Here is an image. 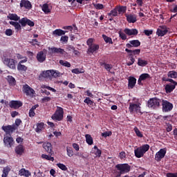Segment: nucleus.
<instances>
[{
    "label": "nucleus",
    "mask_w": 177,
    "mask_h": 177,
    "mask_svg": "<svg viewBox=\"0 0 177 177\" xmlns=\"http://www.w3.org/2000/svg\"><path fill=\"white\" fill-rule=\"evenodd\" d=\"M149 149H150V145L148 144L142 145L134 150L135 156L137 158H142L146 154L147 151H149Z\"/></svg>",
    "instance_id": "obj_1"
},
{
    "label": "nucleus",
    "mask_w": 177,
    "mask_h": 177,
    "mask_svg": "<svg viewBox=\"0 0 177 177\" xmlns=\"http://www.w3.org/2000/svg\"><path fill=\"white\" fill-rule=\"evenodd\" d=\"M3 63L5 66H7L8 68H10L11 70H16V63H17V62L15 59L4 57Z\"/></svg>",
    "instance_id": "obj_2"
},
{
    "label": "nucleus",
    "mask_w": 177,
    "mask_h": 177,
    "mask_svg": "<svg viewBox=\"0 0 177 177\" xmlns=\"http://www.w3.org/2000/svg\"><path fill=\"white\" fill-rule=\"evenodd\" d=\"M64 111L63 108L57 106L55 113L52 115L51 118L54 121H62L63 120V115Z\"/></svg>",
    "instance_id": "obj_3"
},
{
    "label": "nucleus",
    "mask_w": 177,
    "mask_h": 177,
    "mask_svg": "<svg viewBox=\"0 0 177 177\" xmlns=\"http://www.w3.org/2000/svg\"><path fill=\"white\" fill-rule=\"evenodd\" d=\"M161 106V100L158 98H151L148 101V107L150 109H158Z\"/></svg>",
    "instance_id": "obj_4"
},
{
    "label": "nucleus",
    "mask_w": 177,
    "mask_h": 177,
    "mask_svg": "<svg viewBox=\"0 0 177 177\" xmlns=\"http://www.w3.org/2000/svg\"><path fill=\"white\" fill-rule=\"evenodd\" d=\"M162 106L163 113H168L174 109V104L165 100H162Z\"/></svg>",
    "instance_id": "obj_5"
},
{
    "label": "nucleus",
    "mask_w": 177,
    "mask_h": 177,
    "mask_svg": "<svg viewBox=\"0 0 177 177\" xmlns=\"http://www.w3.org/2000/svg\"><path fill=\"white\" fill-rule=\"evenodd\" d=\"M116 168L120 173L123 174H128L129 171H131V166L128 164H119L116 165Z\"/></svg>",
    "instance_id": "obj_6"
},
{
    "label": "nucleus",
    "mask_w": 177,
    "mask_h": 177,
    "mask_svg": "<svg viewBox=\"0 0 177 177\" xmlns=\"http://www.w3.org/2000/svg\"><path fill=\"white\" fill-rule=\"evenodd\" d=\"M129 110L130 113H140V103L137 102H130Z\"/></svg>",
    "instance_id": "obj_7"
},
{
    "label": "nucleus",
    "mask_w": 177,
    "mask_h": 177,
    "mask_svg": "<svg viewBox=\"0 0 177 177\" xmlns=\"http://www.w3.org/2000/svg\"><path fill=\"white\" fill-rule=\"evenodd\" d=\"M3 143L6 147H12L15 145V140L11 136L5 135L3 138Z\"/></svg>",
    "instance_id": "obj_8"
},
{
    "label": "nucleus",
    "mask_w": 177,
    "mask_h": 177,
    "mask_svg": "<svg viewBox=\"0 0 177 177\" xmlns=\"http://www.w3.org/2000/svg\"><path fill=\"white\" fill-rule=\"evenodd\" d=\"M23 92L26 93V96H35V91L30 87L28 84H26L23 86Z\"/></svg>",
    "instance_id": "obj_9"
},
{
    "label": "nucleus",
    "mask_w": 177,
    "mask_h": 177,
    "mask_svg": "<svg viewBox=\"0 0 177 177\" xmlns=\"http://www.w3.org/2000/svg\"><path fill=\"white\" fill-rule=\"evenodd\" d=\"M168 33V28L165 26H160L158 27L156 31V35L158 37H164V35H167Z\"/></svg>",
    "instance_id": "obj_10"
},
{
    "label": "nucleus",
    "mask_w": 177,
    "mask_h": 177,
    "mask_svg": "<svg viewBox=\"0 0 177 177\" xmlns=\"http://www.w3.org/2000/svg\"><path fill=\"white\" fill-rule=\"evenodd\" d=\"M165 154H167V149H160L159 151H158L155 155L156 161H160V160H162V158L165 157Z\"/></svg>",
    "instance_id": "obj_11"
},
{
    "label": "nucleus",
    "mask_w": 177,
    "mask_h": 177,
    "mask_svg": "<svg viewBox=\"0 0 177 177\" xmlns=\"http://www.w3.org/2000/svg\"><path fill=\"white\" fill-rule=\"evenodd\" d=\"M1 129L4 131L6 135H9L10 133H13L14 131L17 129V127L15 124L12 125H8V126H3Z\"/></svg>",
    "instance_id": "obj_12"
},
{
    "label": "nucleus",
    "mask_w": 177,
    "mask_h": 177,
    "mask_svg": "<svg viewBox=\"0 0 177 177\" xmlns=\"http://www.w3.org/2000/svg\"><path fill=\"white\" fill-rule=\"evenodd\" d=\"M91 155L93 156L95 158L97 157L99 158L100 157V156H102V150L99 149V148H97V146L95 145L91 151Z\"/></svg>",
    "instance_id": "obj_13"
},
{
    "label": "nucleus",
    "mask_w": 177,
    "mask_h": 177,
    "mask_svg": "<svg viewBox=\"0 0 177 177\" xmlns=\"http://www.w3.org/2000/svg\"><path fill=\"white\" fill-rule=\"evenodd\" d=\"M36 59L39 63H44L46 60V53L44 51H39L37 54Z\"/></svg>",
    "instance_id": "obj_14"
},
{
    "label": "nucleus",
    "mask_w": 177,
    "mask_h": 177,
    "mask_svg": "<svg viewBox=\"0 0 177 177\" xmlns=\"http://www.w3.org/2000/svg\"><path fill=\"white\" fill-rule=\"evenodd\" d=\"M139 46H140V42L139 40H131L126 44V47L128 48V49H131V48H138Z\"/></svg>",
    "instance_id": "obj_15"
},
{
    "label": "nucleus",
    "mask_w": 177,
    "mask_h": 177,
    "mask_svg": "<svg viewBox=\"0 0 177 177\" xmlns=\"http://www.w3.org/2000/svg\"><path fill=\"white\" fill-rule=\"evenodd\" d=\"M124 34H126V35L131 37L132 35H136L137 34L139 33V31H138L136 28L129 29L127 28L124 30Z\"/></svg>",
    "instance_id": "obj_16"
},
{
    "label": "nucleus",
    "mask_w": 177,
    "mask_h": 177,
    "mask_svg": "<svg viewBox=\"0 0 177 177\" xmlns=\"http://www.w3.org/2000/svg\"><path fill=\"white\" fill-rule=\"evenodd\" d=\"M9 106L11 109H14L15 110H17L19 107L23 106V103L20 101H10L9 103Z\"/></svg>",
    "instance_id": "obj_17"
},
{
    "label": "nucleus",
    "mask_w": 177,
    "mask_h": 177,
    "mask_svg": "<svg viewBox=\"0 0 177 177\" xmlns=\"http://www.w3.org/2000/svg\"><path fill=\"white\" fill-rule=\"evenodd\" d=\"M20 6L21 8H25V9H28V10L32 8L31 3L28 0H21L20 2Z\"/></svg>",
    "instance_id": "obj_18"
},
{
    "label": "nucleus",
    "mask_w": 177,
    "mask_h": 177,
    "mask_svg": "<svg viewBox=\"0 0 177 177\" xmlns=\"http://www.w3.org/2000/svg\"><path fill=\"white\" fill-rule=\"evenodd\" d=\"M135 85H136V78L133 77H129L128 83L129 89H133Z\"/></svg>",
    "instance_id": "obj_19"
},
{
    "label": "nucleus",
    "mask_w": 177,
    "mask_h": 177,
    "mask_svg": "<svg viewBox=\"0 0 177 177\" xmlns=\"http://www.w3.org/2000/svg\"><path fill=\"white\" fill-rule=\"evenodd\" d=\"M125 52L129 53V56H136V55H140V49L129 50L126 48Z\"/></svg>",
    "instance_id": "obj_20"
},
{
    "label": "nucleus",
    "mask_w": 177,
    "mask_h": 177,
    "mask_svg": "<svg viewBox=\"0 0 177 177\" xmlns=\"http://www.w3.org/2000/svg\"><path fill=\"white\" fill-rule=\"evenodd\" d=\"M66 32H67V31L62 29H56L53 31V35H54V37H62V35H65Z\"/></svg>",
    "instance_id": "obj_21"
},
{
    "label": "nucleus",
    "mask_w": 177,
    "mask_h": 177,
    "mask_svg": "<svg viewBox=\"0 0 177 177\" xmlns=\"http://www.w3.org/2000/svg\"><path fill=\"white\" fill-rule=\"evenodd\" d=\"M51 50V53H59L60 55H64L66 53V51L64 49L61 48H56V47H52L50 48Z\"/></svg>",
    "instance_id": "obj_22"
},
{
    "label": "nucleus",
    "mask_w": 177,
    "mask_h": 177,
    "mask_svg": "<svg viewBox=\"0 0 177 177\" xmlns=\"http://www.w3.org/2000/svg\"><path fill=\"white\" fill-rule=\"evenodd\" d=\"M42 77L43 78H50L52 77L51 70L44 71L40 73L39 78Z\"/></svg>",
    "instance_id": "obj_23"
},
{
    "label": "nucleus",
    "mask_w": 177,
    "mask_h": 177,
    "mask_svg": "<svg viewBox=\"0 0 177 177\" xmlns=\"http://www.w3.org/2000/svg\"><path fill=\"white\" fill-rule=\"evenodd\" d=\"M97 50H99V45L93 44V46H90V47H88L87 53H95V52Z\"/></svg>",
    "instance_id": "obj_24"
},
{
    "label": "nucleus",
    "mask_w": 177,
    "mask_h": 177,
    "mask_svg": "<svg viewBox=\"0 0 177 177\" xmlns=\"http://www.w3.org/2000/svg\"><path fill=\"white\" fill-rule=\"evenodd\" d=\"M126 17L128 23H136L137 19L136 16L135 15H127Z\"/></svg>",
    "instance_id": "obj_25"
},
{
    "label": "nucleus",
    "mask_w": 177,
    "mask_h": 177,
    "mask_svg": "<svg viewBox=\"0 0 177 177\" xmlns=\"http://www.w3.org/2000/svg\"><path fill=\"white\" fill-rule=\"evenodd\" d=\"M43 147L47 153H52V144H50V142H44L43 144Z\"/></svg>",
    "instance_id": "obj_26"
},
{
    "label": "nucleus",
    "mask_w": 177,
    "mask_h": 177,
    "mask_svg": "<svg viewBox=\"0 0 177 177\" xmlns=\"http://www.w3.org/2000/svg\"><path fill=\"white\" fill-rule=\"evenodd\" d=\"M19 175L21 176L28 177L31 176V172H30V171L28 170H26V169H21V170H19Z\"/></svg>",
    "instance_id": "obj_27"
},
{
    "label": "nucleus",
    "mask_w": 177,
    "mask_h": 177,
    "mask_svg": "<svg viewBox=\"0 0 177 177\" xmlns=\"http://www.w3.org/2000/svg\"><path fill=\"white\" fill-rule=\"evenodd\" d=\"M175 84H169L165 86L166 93H171L175 89Z\"/></svg>",
    "instance_id": "obj_28"
},
{
    "label": "nucleus",
    "mask_w": 177,
    "mask_h": 177,
    "mask_svg": "<svg viewBox=\"0 0 177 177\" xmlns=\"http://www.w3.org/2000/svg\"><path fill=\"white\" fill-rule=\"evenodd\" d=\"M85 138L87 145H88L89 146H92V145H93V138H92V136H91L90 134H86Z\"/></svg>",
    "instance_id": "obj_29"
},
{
    "label": "nucleus",
    "mask_w": 177,
    "mask_h": 177,
    "mask_svg": "<svg viewBox=\"0 0 177 177\" xmlns=\"http://www.w3.org/2000/svg\"><path fill=\"white\" fill-rule=\"evenodd\" d=\"M11 169H12V168L9 166L3 167V174H2L1 177H8V175H9V172H10Z\"/></svg>",
    "instance_id": "obj_30"
},
{
    "label": "nucleus",
    "mask_w": 177,
    "mask_h": 177,
    "mask_svg": "<svg viewBox=\"0 0 177 177\" xmlns=\"http://www.w3.org/2000/svg\"><path fill=\"white\" fill-rule=\"evenodd\" d=\"M137 64L138 66H140V67H145L147 66L148 63L147 60L142 58H138Z\"/></svg>",
    "instance_id": "obj_31"
},
{
    "label": "nucleus",
    "mask_w": 177,
    "mask_h": 177,
    "mask_svg": "<svg viewBox=\"0 0 177 177\" xmlns=\"http://www.w3.org/2000/svg\"><path fill=\"white\" fill-rule=\"evenodd\" d=\"M44 128H45V124H44V122L37 123L35 131L37 133H39V132H41L42 129H44Z\"/></svg>",
    "instance_id": "obj_32"
},
{
    "label": "nucleus",
    "mask_w": 177,
    "mask_h": 177,
    "mask_svg": "<svg viewBox=\"0 0 177 177\" xmlns=\"http://www.w3.org/2000/svg\"><path fill=\"white\" fill-rule=\"evenodd\" d=\"M15 152L17 154H19V156H21L23 153H24V147L23 145H19L15 148Z\"/></svg>",
    "instance_id": "obj_33"
},
{
    "label": "nucleus",
    "mask_w": 177,
    "mask_h": 177,
    "mask_svg": "<svg viewBox=\"0 0 177 177\" xmlns=\"http://www.w3.org/2000/svg\"><path fill=\"white\" fill-rule=\"evenodd\" d=\"M10 24L11 26H13V27H15V29L17 31H19V30H21V26L20 25V24L19 22L10 21Z\"/></svg>",
    "instance_id": "obj_34"
},
{
    "label": "nucleus",
    "mask_w": 177,
    "mask_h": 177,
    "mask_svg": "<svg viewBox=\"0 0 177 177\" xmlns=\"http://www.w3.org/2000/svg\"><path fill=\"white\" fill-rule=\"evenodd\" d=\"M63 74L62 73L59 72L56 70H51V77H53L54 78H57L59 77H62Z\"/></svg>",
    "instance_id": "obj_35"
},
{
    "label": "nucleus",
    "mask_w": 177,
    "mask_h": 177,
    "mask_svg": "<svg viewBox=\"0 0 177 177\" xmlns=\"http://www.w3.org/2000/svg\"><path fill=\"white\" fill-rule=\"evenodd\" d=\"M102 38L104 42H106V44H109L111 45H113V39H111V37H108L106 35H102Z\"/></svg>",
    "instance_id": "obj_36"
},
{
    "label": "nucleus",
    "mask_w": 177,
    "mask_h": 177,
    "mask_svg": "<svg viewBox=\"0 0 177 177\" xmlns=\"http://www.w3.org/2000/svg\"><path fill=\"white\" fill-rule=\"evenodd\" d=\"M167 77L175 80L177 78V72L176 71H170L167 73Z\"/></svg>",
    "instance_id": "obj_37"
},
{
    "label": "nucleus",
    "mask_w": 177,
    "mask_h": 177,
    "mask_svg": "<svg viewBox=\"0 0 177 177\" xmlns=\"http://www.w3.org/2000/svg\"><path fill=\"white\" fill-rule=\"evenodd\" d=\"M8 19H10V20H14L15 21H18V20H20V17L17 16L16 14H10L8 15Z\"/></svg>",
    "instance_id": "obj_38"
},
{
    "label": "nucleus",
    "mask_w": 177,
    "mask_h": 177,
    "mask_svg": "<svg viewBox=\"0 0 177 177\" xmlns=\"http://www.w3.org/2000/svg\"><path fill=\"white\" fill-rule=\"evenodd\" d=\"M41 9L46 15H48V13H50V8H49V5L45 3L42 6Z\"/></svg>",
    "instance_id": "obj_39"
},
{
    "label": "nucleus",
    "mask_w": 177,
    "mask_h": 177,
    "mask_svg": "<svg viewBox=\"0 0 177 177\" xmlns=\"http://www.w3.org/2000/svg\"><path fill=\"white\" fill-rule=\"evenodd\" d=\"M116 10H118V15H124V13H125V12L127 11V7H116Z\"/></svg>",
    "instance_id": "obj_40"
},
{
    "label": "nucleus",
    "mask_w": 177,
    "mask_h": 177,
    "mask_svg": "<svg viewBox=\"0 0 177 177\" xmlns=\"http://www.w3.org/2000/svg\"><path fill=\"white\" fill-rule=\"evenodd\" d=\"M66 153L68 157H73L74 156V151L71 147H66Z\"/></svg>",
    "instance_id": "obj_41"
},
{
    "label": "nucleus",
    "mask_w": 177,
    "mask_h": 177,
    "mask_svg": "<svg viewBox=\"0 0 177 177\" xmlns=\"http://www.w3.org/2000/svg\"><path fill=\"white\" fill-rule=\"evenodd\" d=\"M59 64H61V66H64V67H68V68L71 67V64H70V62L67 61H64L63 59L59 60Z\"/></svg>",
    "instance_id": "obj_42"
},
{
    "label": "nucleus",
    "mask_w": 177,
    "mask_h": 177,
    "mask_svg": "<svg viewBox=\"0 0 177 177\" xmlns=\"http://www.w3.org/2000/svg\"><path fill=\"white\" fill-rule=\"evenodd\" d=\"M27 66L22 64H18L17 65V70L18 71H27Z\"/></svg>",
    "instance_id": "obj_43"
},
{
    "label": "nucleus",
    "mask_w": 177,
    "mask_h": 177,
    "mask_svg": "<svg viewBox=\"0 0 177 177\" xmlns=\"http://www.w3.org/2000/svg\"><path fill=\"white\" fill-rule=\"evenodd\" d=\"M108 16H111L112 17H115L116 16H118V11L117 10V8L111 10V12L108 14Z\"/></svg>",
    "instance_id": "obj_44"
},
{
    "label": "nucleus",
    "mask_w": 177,
    "mask_h": 177,
    "mask_svg": "<svg viewBox=\"0 0 177 177\" xmlns=\"http://www.w3.org/2000/svg\"><path fill=\"white\" fill-rule=\"evenodd\" d=\"M84 103H86L87 106H93V101L91 100L89 97H86L84 100Z\"/></svg>",
    "instance_id": "obj_45"
},
{
    "label": "nucleus",
    "mask_w": 177,
    "mask_h": 177,
    "mask_svg": "<svg viewBox=\"0 0 177 177\" xmlns=\"http://www.w3.org/2000/svg\"><path fill=\"white\" fill-rule=\"evenodd\" d=\"M101 66H104L105 70H106V71H109V72H110L111 68H113V65L110 64L102 63Z\"/></svg>",
    "instance_id": "obj_46"
},
{
    "label": "nucleus",
    "mask_w": 177,
    "mask_h": 177,
    "mask_svg": "<svg viewBox=\"0 0 177 177\" xmlns=\"http://www.w3.org/2000/svg\"><path fill=\"white\" fill-rule=\"evenodd\" d=\"M7 81L8 82H9L10 85H15V84L16 83V80L12 76H8Z\"/></svg>",
    "instance_id": "obj_47"
},
{
    "label": "nucleus",
    "mask_w": 177,
    "mask_h": 177,
    "mask_svg": "<svg viewBox=\"0 0 177 177\" xmlns=\"http://www.w3.org/2000/svg\"><path fill=\"white\" fill-rule=\"evenodd\" d=\"M147 78H150V75H149V73H144L140 76L139 81H145V80H147Z\"/></svg>",
    "instance_id": "obj_48"
},
{
    "label": "nucleus",
    "mask_w": 177,
    "mask_h": 177,
    "mask_svg": "<svg viewBox=\"0 0 177 177\" xmlns=\"http://www.w3.org/2000/svg\"><path fill=\"white\" fill-rule=\"evenodd\" d=\"M71 71L73 74H84L85 73V71H84V69L79 68L73 69Z\"/></svg>",
    "instance_id": "obj_49"
},
{
    "label": "nucleus",
    "mask_w": 177,
    "mask_h": 177,
    "mask_svg": "<svg viewBox=\"0 0 177 177\" xmlns=\"http://www.w3.org/2000/svg\"><path fill=\"white\" fill-rule=\"evenodd\" d=\"M41 158H44V160H48V161H55V158L48 156L46 154H42Z\"/></svg>",
    "instance_id": "obj_50"
},
{
    "label": "nucleus",
    "mask_w": 177,
    "mask_h": 177,
    "mask_svg": "<svg viewBox=\"0 0 177 177\" xmlns=\"http://www.w3.org/2000/svg\"><path fill=\"white\" fill-rule=\"evenodd\" d=\"M134 131L136 132V135L138 138H142L143 137V133H142V131L138 129V127L134 128Z\"/></svg>",
    "instance_id": "obj_51"
},
{
    "label": "nucleus",
    "mask_w": 177,
    "mask_h": 177,
    "mask_svg": "<svg viewBox=\"0 0 177 177\" xmlns=\"http://www.w3.org/2000/svg\"><path fill=\"white\" fill-rule=\"evenodd\" d=\"M118 34L121 39H123V41H125V39H127V34H125V32L124 33V32H122V30H120L118 32Z\"/></svg>",
    "instance_id": "obj_52"
},
{
    "label": "nucleus",
    "mask_w": 177,
    "mask_h": 177,
    "mask_svg": "<svg viewBox=\"0 0 177 177\" xmlns=\"http://www.w3.org/2000/svg\"><path fill=\"white\" fill-rule=\"evenodd\" d=\"M28 20V19L27 18H22L21 20H19V23L22 26V27H26V26H27Z\"/></svg>",
    "instance_id": "obj_53"
},
{
    "label": "nucleus",
    "mask_w": 177,
    "mask_h": 177,
    "mask_svg": "<svg viewBox=\"0 0 177 177\" xmlns=\"http://www.w3.org/2000/svg\"><path fill=\"white\" fill-rule=\"evenodd\" d=\"M57 166L62 171H67V167L63 163H57Z\"/></svg>",
    "instance_id": "obj_54"
},
{
    "label": "nucleus",
    "mask_w": 177,
    "mask_h": 177,
    "mask_svg": "<svg viewBox=\"0 0 177 177\" xmlns=\"http://www.w3.org/2000/svg\"><path fill=\"white\" fill-rule=\"evenodd\" d=\"M60 41L62 44H67L68 42V36H62Z\"/></svg>",
    "instance_id": "obj_55"
},
{
    "label": "nucleus",
    "mask_w": 177,
    "mask_h": 177,
    "mask_svg": "<svg viewBox=\"0 0 177 177\" xmlns=\"http://www.w3.org/2000/svg\"><path fill=\"white\" fill-rule=\"evenodd\" d=\"M93 6L95 9H97V10H101V9H103L104 8V6L102 3H94Z\"/></svg>",
    "instance_id": "obj_56"
},
{
    "label": "nucleus",
    "mask_w": 177,
    "mask_h": 177,
    "mask_svg": "<svg viewBox=\"0 0 177 177\" xmlns=\"http://www.w3.org/2000/svg\"><path fill=\"white\" fill-rule=\"evenodd\" d=\"M64 30H69V31H73V30H77V27L75 26H64L63 27Z\"/></svg>",
    "instance_id": "obj_57"
},
{
    "label": "nucleus",
    "mask_w": 177,
    "mask_h": 177,
    "mask_svg": "<svg viewBox=\"0 0 177 177\" xmlns=\"http://www.w3.org/2000/svg\"><path fill=\"white\" fill-rule=\"evenodd\" d=\"M135 63V59L133 58V56H130V61L127 62V66H132Z\"/></svg>",
    "instance_id": "obj_58"
},
{
    "label": "nucleus",
    "mask_w": 177,
    "mask_h": 177,
    "mask_svg": "<svg viewBox=\"0 0 177 177\" xmlns=\"http://www.w3.org/2000/svg\"><path fill=\"white\" fill-rule=\"evenodd\" d=\"M94 41H95V39H92V38H90V39H88L87 40L86 44H87V45H88V48L94 45V44H93Z\"/></svg>",
    "instance_id": "obj_59"
},
{
    "label": "nucleus",
    "mask_w": 177,
    "mask_h": 177,
    "mask_svg": "<svg viewBox=\"0 0 177 177\" xmlns=\"http://www.w3.org/2000/svg\"><path fill=\"white\" fill-rule=\"evenodd\" d=\"M41 88H45L46 89H48V91H51V92H56V89L46 85L41 86Z\"/></svg>",
    "instance_id": "obj_60"
},
{
    "label": "nucleus",
    "mask_w": 177,
    "mask_h": 177,
    "mask_svg": "<svg viewBox=\"0 0 177 177\" xmlns=\"http://www.w3.org/2000/svg\"><path fill=\"white\" fill-rule=\"evenodd\" d=\"M144 34L147 35V37H149L153 34V30H144Z\"/></svg>",
    "instance_id": "obj_61"
},
{
    "label": "nucleus",
    "mask_w": 177,
    "mask_h": 177,
    "mask_svg": "<svg viewBox=\"0 0 177 177\" xmlns=\"http://www.w3.org/2000/svg\"><path fill=\"white\" fill-rule=\"evenodd\" d=\"M6 35H7L8 37H10L11 35H13V31L12 30V29H6Z\"/></svg>",
    "instance_id": "obj_62"
},
{
    "label": "nucleus",
    "mask_w": 177,
    "mask_h": 177,
    "mask_svg": "<svg viewBox=\"0 0 177 177\" xmlns=\"http://www.w3.org/2000/svg\"><path fill=\"white\" fill-rule=\"evenodd\" d=\"M34 177H42V172H41V170H38L37 174V172H34Z\"/></svg>",
    "instance_id": "obj_63"
},
{
    "label": "nucleus",
    "mask_w": 177,
    "mask_h": 177,
    "mask_svg": "<svg viewBox=\"0 0 177 177\" xmlns=\"http://www.w3.org/2000/svg\"><path fill=\"white\" fill-rule=\"evenodd\" d=\"M167 177H177V173H167L166 174Z\"/></svg>",
    "instance_id": "obj_64"
}]
</instances>
